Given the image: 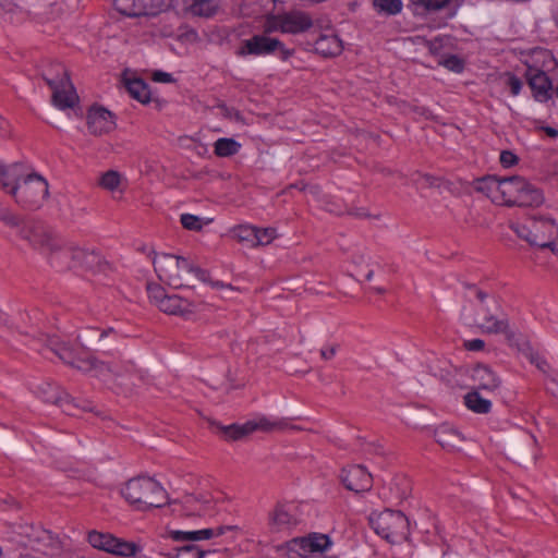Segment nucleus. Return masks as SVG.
<instances>
[{"label":"nucleus","instance_id":"23","mask_svg":"<svg viewBox=\"0 0 558 558\" xmlns=\"http://www.w3.org/2000/svg\"><path fill=\"white\" fill-rule=\"evenodd\" d=\"M227 530H238V526H220L217 530L203 529L197 531L170 530L168 534L175 542H198L222 535Z\"/></svg>","mask_w":558,"mask_h":558},{"label":"nucleus","instance_id":"24","mask_svg":"<svg viewBox=\"0 0 558 558\" xmlns=\"http://www.w3.org/2000/svg\"><path fill=\"white\" fill-rule=\"evenodd\" d=\"M25 170L23 163H4L0 161V187L11 195V191L15 189L19 181L23 179Z\"/></svg>","mask_w":558,"mask_h":558},{"label":"nucleus","instance_id":"27","mask_svg":"<svg viewBox=\"0 0 558 558\" xmlns=\"http://www.w3.org/2000/svg\"><path fill=\"white\" fill-rule=\"evenodd\" d=\"M314 48L315 51L323 57H336L343 50L341 39L333 33L319 35L315 40Z\"/></svg>","mask_w":558,"mask_h":558},{"label":"nucleus","instance_id":"54","mask_svg":"<svg viewBox=\"0 0 558 558\" xmlns=\"http://www.w3.org/2000/svg\"><path fill=\"white\" fill-rule=\"evenodd\" d=\"M337 348H338L337 345H330L327 348H323L320 350V356L326 361L331 360L337 353Z\"/></svg>","mask_w":558,"mask_h":558},{"label":"nucleus","instance_id":"21","mask_svg":"<svg viewBox=\"0 0 558 558\" xmlns=\"http://www.w3.org/2000/svg\"><path fill=\"white\" fill-rule=\"evenodd\" d=\"M87 128L90 134L101 136L116 129L114 116L104 107L94 106L87 112Z\"/></svg>","mask_w":558,"mask_h":558},{"label":"nucleus","instance_id":"35","mask_svg":"<svg viewBox=\"0 0 558 558\" xmlns=\"http://www.w3.org/2000/svg\"><path fill=\"white\" fill-rule=\"evenodd\" d=\"M125 84L130 95L134 99L143 104L150 100V92L148 85L142 78H131L128 80Z\"/></svg>","mask_w":558,"mask_h":558},{"label":"nucleus","instance_id":"2","mask_svg":"<svg viewBox=\"0 0 558 558\" xmlns=\"http://www.w3.org/2000/svg\"><path fill=\"white\" fill-rule=\"evenodd\" d=\"M60 538L50 531L34 523H20L15 526L8 558H52L61 553Z\"/></svg>","mask_w":558,"mask_h":558},{"label":"nucleus","instance_id":"5","mask_svg":"<svg viewBox=\"0 0 558 558\" xmlns=\"http://www.w3.org/2000/svg\"><path fill=\"white\" fill-rule=\"evenodd\" d=\"M58 242L60 244V251L57 254L50 255L49 253H44L50 258L51 263L69 269H85L94 274L105 272L111 269L110 263L105 259L98 250L75 244L63 248L61 242L59 240Z\"/></svg>","mask_w":558,"mask_h":558},{"label":"nucleus","instance_id":"16","mask_svg":"<svg viewBox=\"0 0 558 558\" xmlns=\"http://www.w3.org/2000/svg\"><path fill=\"white\" fill-rule=\"evenodd\" d=\"M172 511L186 518L203 517L214 506V499L208 493H193L184 495L180 500L171 504Z\"/></svg>","mask_w":558,"mask_h":558},{"label":"nucleus","instance_id":"43","mask_svg":"<svg viewBox=\"0 0 558 558\" xmlns=\"http://www.w3.org/2000/svg\"><path fill=\"white\" fill-rule=\"evenodd\" d=\"M254 247L269 245L278 236L276 228L255 227Z\"/></svg>","mask_w":558,"mask_h":558},{"label":"nucleus","instance_id":"9","mask_svg":"<svg viewBox=\"0 0 558 558\" xmlns=\"http://www.w3.org/2000/svg\"><path fill=\"white\" fill-rule=\"evenodd\" d=\"M10 196L20 206L36 209L41 207L48 198L49 184L40 174L25 170L23 179L11 191Z\"/></svg>","mask_w":558,"mask_h":558},{"label":"nucleus","instance_id":"8","mask_svg":"<svg viewBox=\"0 0 558 558\" xmlns=\"http://www.w3.org/2000/svg\"><path fill=\"white\" fill-rule=\"evenodd\" d=\"M511 229L530 245L549 248L558 257V226L548 217H532L525 225H512Z\"/></svg>","mask_w":558,"mask_h":558},{"label":"nucleus","instance_id":"61","mask_svg":"<svg viewBox=\"0 0 558 558\" xmlns=\"http://www.w3.org/2000/svg\"><path fill=\"white\" fill-rule=\"evenodd\" d=\"M544 131L550 137H557L558 136V131L556 129H554V128L546 126V128H544Z\"/></svg>","mask_w":558,"mask_h":558},{"label":"nucleus","instance_id":"48","mask_svg":"<svg viewBox=\"0 0 558 558\" xmlns=\"http://www.w3.org/2000/svg\"><path fill=\"white\" fill-rule=\"evenodd\" d=\"M282 20L281 15L270 16L266 20L264 24V33L265 35L274 33V32H281L282 33Z\"/></svg>","mask_w":558,"mask_h":558},{"label":"nucleus","instance_id":"26","mask_svg":"<svg viewBox=\"0 0 558 558\" xmlns=\"http://www.w3.org/2000/svg\"><path fill=\"white\" fill-rule=\"evenodd\" d=\"M282 33L298 34L307 31L313 23L311 17L303 12H291L281 14Z\"/></svg>","mask_w":558,"mask_h":558},{"label":"nucleus","instance_id":"6","mask_svg":"<svg viewBox=\"0 0 558 558\" xmlns=\"http://www.w3.org/2000/svg\"><path fill=\"white\" fill-rule=\"evenodd\" d=\"M0 220L14 230L33 250L40 253H49L50 255H54L60 251L58 239L50 232L41 227L25 223L20 216L1 206Z\"/></svg>","mask_w":558,"mask_h":558},{"label":"nucleus","instance_id":"44","mask_svg":"<svg viewBox=\"0 0 558 558\" xmlns=\"http://www.w3.org/2000/svg\"><path fill=\"white\" fill-rule=\"evenodd\" d=\"M113 5L118 12L126 16H141V10L137 0H113Z\"/></svg>","mask_w":558,"mask_h":558},{"label":"nucleus","instance_id":"53","mask_svg":"<svg viewBox=\"0 0 558 558\" xmlns=\"http://www.w3.org/2000/svg\"><path fill=\"white\" fill-rule=\"evenodd\" d=\"M153 80L158 83H171L173 81L171 74L162 71H156L153 74Z\"/></svg>","mask_w":558,"mask_h":558},{"label":"nucleus","instance_id":"34","mask_svg":"<svg viewBox=\"0 0 558 558\" xmlns=\"http://www.w3.org/2000/svg\"><path fill=\"white\" fill-rule=\"evenodd\" d=\"M122 181L123 178L119 171L108 170L99 175L97 184L107 192L116 193L121 191Z\"/></svg>","mask_w":558,"mask_h":558},{"label":"nucleus","instance_id":"59","mask_svg":"<svg viewBox=\"0 0 558 558\" xmlns=\"http://www.w3.org/2000/svg\"><path fill=\"white\" fill-rule=\"evenodd\" d=\"M242 387H244V381H236V383H234L233 380L230 379V384H228L225 387V390L226 391H230L232 389H240Z\"/></svg>","mask_w":558,"mask_h":558},{"label":"nucleus","instance_id":"13","mask_svg":"<svg viewBox=\"0 0 558 558\" xmlns=\"http://www.w3.org/2000/svg\"><path fill=\"white\" fill-rule=\"evenodd\" d=\"M332 542L327 534L311 533L296 537L286 544L289 558H306L313 554H323L330 548Z\"/></svg>","mask_w":558,"mask_h":558},{"label":"nucleus","instance_id":"17","mask_svg":"<svg viewBox=\"0 0 558 558\" xmlns=\"http://www.w3.org/2000/svg\"><path fill=\"white\" fill-rule=\"evenodd\" d=\"M507 453L518 463H529L536 459V439L529 432H520L513 435L507 444Z\"/></svg>","mask_w":558,"mask_h":558},{"label":"nucleus","instance_id":"60","mask_svg":"<svg viewBox=\"0 0 558 558\" xmlns=\"http://www.w3.org/2000/svg\"><path fill=\"white\" fill-rule=\"evenodd\" d=\"M476 296H477V299L480 300V302L482 303V306H484V305H486V304H488V303H489V302H486V300H487L488 295H487L484 291L478 290V291L476 292Z\"/></svg>","mask_w":558,"mask_h":558},{"label":"nucleus","instance_id":"32","mask_svg":"<svg viewBox=\"0 0 558 558\" xmlns=\"http://www.w3.org/2000/svg\"><path fill=\"white\" fill-rule=\"evenodd\" d=\"M217 427L227 441H238L252 434L248 421L244 424L218 425Z\"/></svg>","mask_w":558,"mask_h":558},{"label":"nucleus","instance_id":"19","mask_svg":"<svg viewBox=\"0 0 558 558\" xmlns=\"http://www.w3.org/2000/svg\"><path fill=\"white\" fill-rule=\"evenodd\" d=\"M433 436L435 441L449 453L461 451L466 441L465 436L448 423L436 426Z\"/></svg>","mask_w":558,"mask_h":558},{"label":"nucleus","instance_id":"63","mask_svg":"<svg viewBox=\"0 0 558 558\" xmlns=\"http://www.w3.org/2000/svg\"><path fill=\"white\" fill-rule=\"evenodd\" d=\"M376 291H377L378 293H383V292H384V290H383V289H377Z\"/></svg>","mask_w":558,"mask_h":558},{"label":"nucleus","instance_id":"55","mask_svg":"<svg viewBox=\"0 0 558 558\" xmlns=\"http://www.w3.org/2000/svg\"><path fill=\"white\" fill-rule=\"evenodd\" d=\"M290 187H295V189H299L300 191H303V192H310L313 195H317L319 193V187L318 186H312V185H308V184H305V183L293 184Z\"/></svg>","mask_w":558,"mask_h":558},{"label":"nucleus","instance_id":"7","mask_svg":"<svg viewBox=\"0 0 558 558\" xmlns=\"http://www.w3.org/2000/svg\"><path fill=\"white\" fill-rule=\"evenodd\" d=\"M51 350L68 365L78 372L95 378H106L112 373L110 364L93 354H83L73 344L52 340Z\"/></svg>","mask_w":558,"mask_h":558},{"label":"nucleus","instance_id":"22","mask_svg":"<svg viewBox=\"0 0 558 558\" xmlns=\"http://www.w3.org/2000/svg\"><path fill=\"white\" fill-rule=\"evenodd\" d=\"M471 378L474 383V389L478 391L494 392L501 385V379L497 374L484 364H478L473 368Z\"/></svg>","mask_w":558,"mask_h":558},{"label":"nucleus","instance_id":"28","mask_svg":"<svg viewBox=\"0 0 558 558\" xmlns=\"http://www.w3.org/2000/svg\"><path fill=\"white\" fill-rule=\"evenodd\" d=\"M47 401L58 405L64 413L69 415H76L81 411L90 410L89 407L78 404L74 398L64 391H57L53 396L49 397Z\"/></svg>","mask_w":558,"mask_h":558},{"label":"nucleus","instance_id":"36","mask_svg":"<svg viewBox=\"0 0 558 558\" xmlns=\"http://www.w3.org/2000/svg\"><path fill=\"white\" fill-rule=\"evenodd\" d=\"M241 149V144L234 138L221 137L214 144V151L218 157H231L238 154Z\"/></svg>","mask_w":558,"mask_h":558},{"label":"nucleus","instance_id":"46","mask_svg":"<svg viewBox=\"0 0 558 558\" xmlns=\"http://www.w3.org/2000/svg\"><path fill=\"white\" fill-rule=\"evenodd\" d=\"M439 64L445 66L446 69L460 73L462 72L464 65L463 61L457 56H448L439 61Z\"/></svg>","mask_w":558,"mask_h":558},{"label":"nucleus","instance_id":"1","mask_svg":"<svg viewBox=\"0 0 558 558\" xmlns=\"http://www.w3.org/2000/svg\"><path fill=\"white\" fill-rule=\"evenodd\" d=\"M474 189L497 205L538 207L545 201L539 189L518 175L485 177L475 181Z\"/></svg>","mask_w":558,"mask_h":558},{"label":"nucleus","instance_id":"62","mask_svg":"<svg viewBox=\"0 0 558 558\" xmlns=\"http://www.w3.org/2000/svg\"><path fill=\"white\" fill-rule=\"evenodd\" d=\"M5 121L4 119L0 116V137H4L5 136Z\"/></svg>","mask_w":558,"mask_h":558},{"label":"nucleus","instance_id":"11","mask_svg":"<svg viewBox=\"0 0 558 558\" xmlns=\"http://www.w3.org/2000/svg\"><path fill=\"white\" fill-rule=\"evenodd\" d=\"M146 290L150 303L167 315L184 316L193 313L196 308L194 302L185 300L177 294H167L166 290L158 283H147Z\"/></svg>","mask_w":558,"mask_h":558},{"label":"nucleus","instance_id":"33","mask_svg":"<svg viewBox=\"0 0 558 558\" xmlns=\"http://www.w3.org/2000/svg\"><path fill=\"white\" fill-rule=\"evenodd\" d=\"M117 537L110 533L90 531L87 535L88 543L96 549L111 554Z\"/></svg>","mask_w":558,"mask_h":558},{"label":"nucleus","instance_id":"40","mask_svg":"<svg viewBox=\"0 0 558 558\" xmlns=\"http://www.w3.org/2000/svg\"><path fill=\"white\" fill-rule=\"evenodd\" d=\"M190 11L194 15L209 17L216 13L217 2L216 0H193Z\"/></svg>","mask_w":558,"mask_h":558},{"label":"nucleus","instance_id":"20","mask_svg":"<svg viewBox=\"0 0 558 558\" xmlns=\"http://www.w3.org/2000/svg\"><path fill=\"white\" fill-rule=\"evenodd\" d=\"M340 480L347 489L356 494L368 492L373 485L371 473L362 465L342 469Z\"/></svg>","mask_w":558,"mask_h":558},{"label":"nucleus","instance_id":"14","mask_svg":"<svg viewBox=\"0 0 558 558\" xmlns=\"http://www.w3.org/2000/svg\"><path fill=\"white\" fill-rule=\"evenodd\" d=\"M276 50H280L282 60H288L294 53L293 49H287L279 39L258 34L243 40L238 54L241 57L247 54L266 56L274 53Z\"/></svg>","mask_w":558,"mask_h":558},{"label":"nucleus","instance_id":"29","mask_svg":"<svg viewBox=\"0 0 558 558\" xmlns=\"http://www.w3.org/2000/svg\"><path fill=\"white\" fill-rule=\"evenodd\" d=\"M248 422L251 425L252 434L257 430H260L264 433H272V432H282L287 428L300 429L296 426H289V424L287 422H284L283 420L272 421L265 416L257 417V418L251 420Z\"/></svg>","mask_w":558,"mask_h":558},{"label":"nucleus","instance_id":"25","mask_svg":"<svg viewBox=\"0 0 558 558\" xmlns=\"http://www.w3.org/2000/svg\"><path fill=\"white\" fill-rule=\"evenodd\" d=\"M527 80L536 100L546 101L550 98L551 83L545 72L530 70Z\"/></svg>","mask_w":558,"mask_h":558},{"label":"nucleus","instance_id":"15","mask_svg":"<svg viewBox=\"0 0 558 558\" xmlns=\"http://www.w3.org/2000/svg\"><path fill=\"white\" fill-rule=\"evenodd\" d=\"M296 509L284 504H277L267 515V527L271 534L288 535L300 523Z\"/></svg>","mask_w":558,"mask_h":558},{"label":"nucleus","instance_id":"47","mask_svg":"<svg viewBox=\"0 0 558 558\" xmlns=\"http://www.w3.org/2000/svg\"><path fill=\"white\" fill-rule=\"evenodd\" d=\"M527 359L530 360L531 363L535 364V366L543 373H547L548 369H549V364L548 362L538 355L537 352H535L534 350H532L531 348H529V352H527Z\"/></svg>","mask_w":558,"mask_h":558},{"label":"nucleus","instance_id":"10","mask_svg":"<svg viewBox=\"0 0 558 558\" xmlns=\"http://www.w3.org/2000/svg\"><path fill=\"white\" fill-rule=\"evenodd\" d=\"M369 523L374 531L389 543L397 544L408 539L410 522L401 511L386 509L372 513Z\"/></svg>","mask_w":558,"mask_h":558},{"label":"nucleus","instance_id":"3","mask_svg":"<svg viewBox=\"0 0 558 558\" xmlns=\"http://www.w3.org/2000/svg\"><path fill=\"white\" fill-rule=\"evenodd\" d=\"M155 271L161 282L174 289L194 288L195 281H206L207 274L184 257L172 254H155Z\"/></svg>","mask_w":558,"mask_h":558},{"label":"nucleus","instance_id":"49","mask_svg":"<svg viewBox=\"0 0 558 558\" xmlns=\"http://www.w3.org/2000/svg\"><path fill=\"white\" fill-rule=\"evenodd\" d=\"M417 2L427 11H439L446 8L450 0H418Z\"/></svg>","mask_w":558,"mask_h":558},{"label":"nucleus","instance_id":"52","mask_svg":"<svg viewBox=\"0 0 558 558\" xmlns=\"http://www.w3.org/2000/svg\"><path fill=\"white\" fill-rule=\"evenodd\" d=\"M485 347V342L482 339H472L464 342V348L469 351H481Z\"/></svg>","mask_w":558,"mask_h":558},{"label":"nucleus","instance_id":"39","mask_svg":"<svg viewBox=\"0 0 558 558\" xmlns=\"http://www.w3.org/2000/svg\"><path fill=\"white\" fill-rule=\"evenodd\" d=\"M215 551L203 550L197 545H185L177 549L171 558H213Z\"/></svg>","mask_w":558,"mask_h":558},{"label":"nucleus","instance_id":"58","mask_svg":"<svg viewBox=\"0 0 558 558\" xmlns=\"http://www.w3.org/2000/svg\"><path fill=\"white\" fill-rule=\"evenodd\" d=\"M427 44H428L429 51H430L432 53H437V52H438V50H439V49H440V47H441V43H440V40H438V39H435V40H433V41H428Z\"/></svg>","mask_w":558,"mask_h":558},{"label":"nucleus","instance_id":"12","mask_svg":"<svg viewBox=\"0 0 558 558\" xmlns=\"http://www.w3.org/2000/svg\"><path fill=\"white\" fill-rule=\"evenodd\" d=\"M475 324L484 333H502L508 340L515 337V332L510 328L507 315L501 312L500 305L494 300L481 306Z\"/></svg>","mask_w":558,"mask_h":558},{"label":"nucleus","instance_id":"31","mask_svg":"<svg viewBox=\"0 0 558 558\" xmlns=\"http://www.w3.org/2000/svg\"><path fill=\"white\" fill-rule=\"evenodd\" d=\"M349 275L357 279L361 276H365L367 280H372L374 277V269L371 267L369 259L364 255H357L352 257L349 262Z\"/></svg>","mask_w":558,"mask_h":558},{"label":"nucleus","instance_id":"51","mask_svg":"<svg viewBox=\"0 0 558 558\" xmlns=\"http://www.w3.org/2000/svg\"><path fill=\"white\" fill-rule=\"evenodd\" d=\"M507 77H508L507 84L509 85L512 95H514V96L519 95V93L522 88L521 81L517 76H514L513 74H510V73L507 74Z\"/></svg>","mask_w":558,"mask_h":558},{"label":"nucleus","instance_id":"42","mask_svg":"<svg viewBox=\"0 0 558 558\" xmlns=\"http://www.w3.org/2000/svg\"><path fill=\"white\" fill-rule=\"evenodd\" d=\"M142 15H156L163 11L170 0H137Z\"/></svg>","mask_w":558,"mask_h":558},{"label":"nucleus","instance_id":"37","mask_svg":"<svg viewBox=\"0 0 558 558\" xmlns=\"http://www.w3.org/2000/svg\"><path fill=\"white\" fill-rule=\"evenodd\" d=\"M142 551L138 544L117 537L111 555L123 558H135Z\"/></svg>","mask_w":558,"mask_h":558},{"label":"nucleus","instance_id":"30","mask_svg":"<svg viewBox=\"0 0 558 558\" xmlns=\"http://www.w3.org/2000/svg\"><path fill=\"white\" fill-rule=\"evenodd\" d=\"M465 407L476 414H487L492 410V401L473 389L464 396Z\"/></svg>","mask_w":558,"mask_h":558},{"label":"nucleus","instance_id":"18","mask_svg":"<svg viewBox=\"0 0 558 558\" xmlns=\"http://www.w3.org/2000/svg\"><path fill=\"white\" fill-rule=\"evenodd\" d=\"M52 89V104L60 110L73 108L78 102V96L70 81L69 73L63 70L62 74L53 80H47Z\"/></svg>","mask_w":558,"mask_h":558},{"label":"nucleus","instance_id":"41","mask_svg":"<svg viewBox=\"0 0 558 558\" xmlns=\"http://www.w3.org/2000/svg\"><path fill=\"white\" fill-rule=\"evenodd\" d=\"M375 11L384 15H396L402 11V0H373Z\"/></svg>","mask_w":558,"mask_h":558},{"label":"nucleus","instance_id":"38","mask_svg":"<svg viewBox=\"0 0 558 558\" xmlns=\"http://www.w3.org/2000/svg\"><path fill=\"white\" fill-rule=\"evenodd\" d=\"M255 226L240 225L231 230L232 236L240 243L254 247Z\"/></svg>","mask_w":558,"mask_h":558},{"label":"nucleus","instance_id":"57","mask_svg":"<svg viewBox=\"0 0 558 558\" xmlns=\"http://www.w3.org/2000/svg\"><path fill=\"white\" fill-rule=\"evenodd\" d=\"M422 178L429 187H438L440 185L439 178H435L430 174H424Z\"/></svg>","mask_w":558,"mask_h":558},{"label":"nucleus","instance_id":"56","mask_svg":"<svg viewBox=\"0 0 558 558\" xmlns=\"http://www.w3.org/2000/svg\"><path fill=\"white\" fill-rule=\"evenodd\" d=\"M208 282L214 289L217 290H227V291H233L234 288L230 283H225L222 281H209L208 279L205 281Z\"/></svg>","mask_w":558,"mask_h":558},{"label":"nucleus","instance_id":"50","mask_svg":"<svg viewBox=\"0 0 558 558\" xmlns=\"http://www.w3.org/2000/svg\"><path fill=\"white\" fill-rule=\"evenodd\" d=\"M518 157L515 154H513L512 151L510 150H504L501 151L500 154V163L505 167V168H509V167H512L514 165L518 163Z\"/></svg>","mask_w":558,"mask_h":558},{"label":"nucleus","instance_id":"45","mask_svg":"<svg viewBox=\"0 0 558 558\" xmlns=\"http://www.w3.org/2000/svg\"><path fill=\"white\" fill-rule=\"evenodd\" d=\"M181 223L187 230L201 231L203 228L202 219L192 214L181 215Z\"/></svg>","mask_w":558,"mask_h":558},{"label":"nucleus","instance_id":"4","mask_svg":"<svg viewBox=\"0 0 558 558\" xmlns=\"http://www.w3.org/2000/svg\"><path fill=\"white\" fill-rule=\"evenodd\" d=\"M121 495L131 507L140 511L161 508L167 504L166 490L149 476L130 478L121 488Z\"/></svg>","mask_w":558,"mask_h":558}]
</instances>
